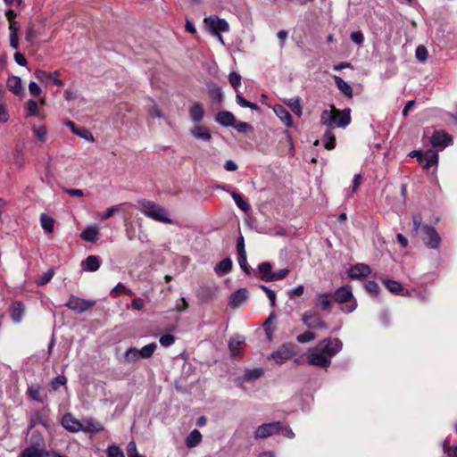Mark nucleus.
Instances as JSON below:
<instances>
[{"mask_svg": "<svg viewBox=\"0 0 457 457\" xmlns=\"http://www.w3.org/2000/svg\"><path fill=\"white\" fill-rule=\"evenodd\" d=\"M342 347L343 343L340 339L325 338L309 351L307 362L312 366L328 368L332 358L342 350Z\"/></svg>", "mask_w": 457, "mask_h": 457, "instance_id": "obj_1", "label": "nucleus"}, {"mask_svg": "<svg viewBox=\"0 0 457 457\" xmlns=\"http://www.w3.org/2000/svg\"><path fill=\"white\" fill-rule=\"evenodd\" d=\"M422 216L420 213L412 215L413 231L419 235L426 245L430 249H437L441 243V237L438 232L428 225H421Z\"/></svg>", "mask_w": 457, "mask_h": 457, "instance_id": "obj_2", "label": "nucleus"}, {"mask_svg": "<svg viewBox=\"0 0 457 457\" xmlns=\"http://www.w3.org/2000/svg\"><path fill=\"white\" fill-rule=\"evenodd\" d=\"M138 210L147 218L164 224H172L173 220L167 209L150 200H138Z\"/></svg>", "mask_w": 457, "mask_h": 457, "instance_id": "obj_3", "label": "nucleus"}, {"mask_svg": "<svg viewBox=\"0 0 457 457\" xmlns=\"http://www.w3.org/2000/svg\"><path fill=\"white\" fill-rule=\"evenodd\" d=\"M350 122V109L338 110L335 106H331V110H324L320 114V123L330 129L345 128Z\"/></svg>", "mask_w": 457, "mask_h": 457, "instance_id": "obj_4", "label": "nucleus"}, {"mask_svg": "<svg viewBox=\"0 0 457 457\" xmlns=\"http://www.w3.org/2000/svg\"><path fill=\"white\" fill-rule=\"evenodd\" d=\"M335 301L340 305V309L345 313L353 312L357 303L353 297L352 288L349 285L343 286L336 290L334 294Z\"/></svg>", "mask_w": 457, "mask_h": 457, "instance_id": "obj_5", "label": "nucleus"}, {"mask_svg": "<svg viewBox=\"0 0 457 457\" xmlns=\"http://www.w3.org/2000/svg\"><path fill=\"white\" fill-rule=\"evenodd\" d=\"M409 156L416 157L418 162L428 173L434 174L436 171L438 163V154L436 151L430 149L421 153L420 151L413 150L409 154Z\"/></svg>", "mask_w": 457, "mask_h": 457, "instance_id": "obj_6", "label": "nucleus"}, {"mask_svg": "<svg viewBox=\"0 0 457 457\" xmlns=\"http://www.w3.org/2000/svg\"><path fill=\"white\" fill-rule=\"evenodd\" d=\"M96 305L95 300H87L76 295H71L65 306L77 313H83Z\"/></svg>", "mask_w": 457, "mask_h": 457, "instance_id": "obj_7", "label": "nucleus"}, {"mask_svg": "<svg viewBox=\"0 0 457 457\" xmlns=\"http://www.w3.org/2000/svg\"><path fill=\"white\" fill-rule=\"evenodd\" d=\"M302 321L311 329H327L328 324L319 313L314 311H307L302 315Z\"/></svg>", "mask_w": 457, "mask_h": 457, "instance_id": "obj_8", "label": "nucleus"}, {"mask_svg": "<svg viewBox=\"0 0 457 457\" xmlns=\"http://www.w3.org/2000/svg\"><path fill=\"white\" fill-rule=\"evenodd\" d=\"M281 428L282 423L279 421L264 423L256 428L254 432V437L256 439L267 438L272 435L279 433Z\"/></svg>", "mask_w": 457, "mask_h": 457, "instance_id": "obj_9", "label": "nucleus"}, {"mask_svg": "<svg viewBox=\"0 0 457 457\" xmlns=\"http://www.w3.org/2000/svg\"><path fill=\"white\" fill-rule=\"evenodd\" d=\"M204 24L212 32V34H219L221 32H228L229 25L224 19L217 16H209L204 19Z\"/></svg>", "mask_w": 457, "mask_h": 457, "instance_id": "obj_10", "label": "nucleus"}, {"mask_svg": "<svg viewBox=\"0 0 457 457\" xmlns=\"http://www.w3.org/2000/svg\"><path fill=\"white\" fill-rule=\"evenodd\" d=\"M430 143L434 148L443 150L453 144V137L444 130H436L430 137Z\"/></svg>", "mask_w": 457, "mask_h": 457, "instance_id": "obj_11", "label": "nucleus"}, {"mask_svg": "<svg viewBox=\"0 0 457 457\" xmlns=\"http://www.w3.org/2000/svg\"><path fill=\"white\" fill-rule=\"evenodd\" d=\"M262 375V369L256 368L253 370H246L243 376L237 378L236 383L238 386L243 387L244 384L247 382L255 381L256 379L260 378Z\"/></svg>", "mask_w": 457, "mask_h": 457, "instance_id": "obj_12", "label": "nucleus"}, {"mask_svg": "<svg viewBox=\"0 0 457 457\" xmlns=\"http://www.w3.org/2000/svg\"><path fill=\"white\" fill-rule=\"evenodd\" d=\"M370 272L371 270L369 265L357 263L349 269L348 275L351 278L359 279L368 277Z\"/></svg>", "mask_w": 457, "mask_h": 457, "instance_id": "obj_13", "label": "nucleus"}, {"mask_svg": "<svg viewBox=\"0 0 457 457\" xmlns=\"http://www.w3.org/2000/svg\"><path fill=\"white\" fill-rule=\"evenodd\" d=\"M62 425L71 432H78L83 429L82 424L71 413H66L62 420Z\"/></svg>", "mask_w": 457, "mask_h": 457, "instance_id": "obj_14", "label": "nucleus"}, {"mask_svg": "<svg viewBox=\"0 0 457 457\" xmlns=\"http://www.w3.org/2000/svg\"><path fill=\"white\" fill-rule=\"evenodd\" d=\"M247 299V290L245 288H240L231 294L228 305L231 308H237L244 304Z\"/></svg>", "mask_w": 457, "mask_h": 457, "instance_id": "obj_15", "label": "nucleus"}, {"mask_svg": "<svg viewBox=\"0 0 457 457\" xmlns=\"http://www.w3.org/2000/svg\"><path fill=\"white\" fill-rule=\"evenodd\" d=\"M294 355V352L287 346H284L281 349L273 352L270 354V358L275 361L278 364H282L289 360Z\"/></svg>", "mask_w": 457, "mask_h": 457, "instance_id": "obj_16", "label": "nucleus"}, {"mask_svg": "<svg viewBox=\"0 0 457 457\" xmlns=\"http://www.w3.org/2000/svg\"><path fill=\"white\" fill-rule=\"evenodd\" d=\"M190 133L196 139L203 140L204 142H210L212 140L211 132L205 126L195 125L192 128Z\"/></svg>", "mask_w": 457, "mask_h": 457, "instance_id": "obj_17", "label": "nucleus"}, {"mask_svg": "<svg viewBox=\"0 0 457 457\" xmlns=\"http://www.w3.org/2000/svg\"><path fill=\"white\" fill-rule=\"evenodd\" d=\"M273 112L287 127H291L293 125L292 116L283 105L275 104L273 106Z\"/></svg>", "mask_w": 457, "mask_h": 457, "instance_id": "obj_18", "label": "nucleus"}, {"mask_svg": "<svg viewBox=\"0 0 457 457\" xmlns=\"http://www.w3.org/2000/svg\"><path fill=\"white\" fill-rule=\"evenodd\" d=\"M101 265V260L96 255H89L81 262V268L83 270L95 272Z\"/></svg>", "mask_w": 457, "mask_h": 457, "instance_id": "obj_19", "label": "nucleus"}, {"mask_svg": "<svg viewBox=\"0 0 457 457\" xmlns=\"http://www.w3.org/2000/svg\"><path fill=\"white\" fill-rule=\"evenodd\" d=\"M332 303V295L329 293H320L316 295L315 307L321 311H328Z\"/></svg>", "mask_w": 457, "mask_h": 457, "instance_id": "obj_20", "label": "nucleus"}, {"mask_svg": "<svg viewBox=\"0 0 457 457\" xmlns=\"http://www.w3.org/2000/svg\"><path fill=\"white\" fill-rule=\"evenodd\" d=\"M245 338L242 336L237 335L230 338L228 346L231 352V354L234 357H239L242 353L241 352V345L244 343Z\"/></svg>", "mask_w": 457, "mask_h": 457, "instance_id": "obj_21", "label": "nucleus"}, {"mask_svg": "<svg viewBox=\"0 0 457 457\" xmlns=\"http://www.w3.org/2000/svg\"><path fill=\"white\" fill-rule=\"evenodd\" d=\"M99 229L96 226L87 227L80 234V237L86 242L94 243L98 239Z\"/></svg>", "mask_w": 457, "mask_h": 457, "instance_id": "obj_22", "label": "nucleus"}, {"mask_svg": "<svg viewBox=\"0 0 457 457\" xmlns=\"http://www.w3.org/2000/svg\"><path fill=\"white\" fill-rule=\"evenodd\" d=\"M216 121L224 127H230L234 125L236 120L234 115L230 112L222 111L217 113Z\"/></svg>", "mask_w": 457, "mask_h": 457, "instance_id": "obj_23", "label": "nucleus"}, {"mask_svg": "<svg viewBox=\"0 0 457 457\" xmlns=\"http://www.w3.org/2000/svg\"><path fill=\"white\" fill-rule=\"evenodd\" d=\"M283 102L290 108V110L298 117L303 114V106L301 104L300 97H293L283 99Z\"/></svg>", "mask_w": 457, "mask_h": 457, "instance_id": "obj_24", "label": "nucleus"}, {"mask_svg": "<svg viewBox=\"0 0 457 457\" xmlns=\"http://www.w3.org/2000/svg\"><path fill=\"white\" fill-rule=\"evenodd\" d=\"M258 271H259V276L262 280H263L265 282L271 281V277H272L273 272H272V266L270 262H262L258 266Z\"/></svg>", "mask_w": 457, "mask_h": 457, "instance_id": "obj_25", "label": "nucleus"}, {"mask_svg": "<svg viewBox=\"0 0 457 457\" xmlns=\"http://www.w3.org/2000/svg\"><path fill=\"white\" fill-rule=\"evenodd\" d=\"M204 111L201 104L195 103L189 108V116L194 122H199L203 120Z\"/></svg>", "mask_w": 457, "mask_h": 457, "instance_id": "obj_26", "label": "nucleus"}, {"mask_svg": "<svg viewBox=\"0 0 457 457\" xmlns=\"http://www.w3.org/2000/svg\"><path fill=\"white\" fill-rule=\"evenodd\" d=\"M232 261L229 258H225L220 261L214 268V271L218 276H223L231 271Z\"/></svg>", "mask_w": 457, "mask_h": 457, "instance_id": "obj_27", "label": "nucleus"}, {"mask_svg": "<svg viewBox=\"0 0 457 457\" xmlns=\"http://www.w3.org/2000/svg\"><path fill=\"white\" fill-rule=\"evenodd\" d=\"M335 83L337 87V88L347 97L352 98L353 97V88L352 87L345 81L343 79H341L339 76L335 75L334 76Z\"/></svg>", "mask_w": 457, "mask_h": 457, "instance_id": "obj_28", "label": "nucleus"}, {"mask_svg": "<svg viewBox=\"0 0 457 457\" xmlns=\"http://www.w3.org/2000/svg\"><path fill=\"white\" fill-rule=\"evenodd\" d=\"M383 284L385 285V287H386V289L389 292H391L395 295H406L405 293H403V287L402 284L396 280L386 279V280L383 281Z\"/></svg>", "mask_w": 457, "mask_h": 457, "instance_id": "obj_29", "label": "nucleus"}, {"mask_svg": "<svg viewBox=\"0 0 457 457\" xmlns=\"http://www.w3.org/2000/svg\"><path fill=\"white\" fill-rule=\"evenodd\" d=\"M41 393L42 387L39 385H31L27 389V395L29 398L39 403L44 402V397L42 396Z\"/></svg>", "mask_w": 457, "mask_h": 457, "instance_id": "obj_30", "label": "nucleus"}, {"mask_svg": "<svg viewBox=\"0 0 457 457\" xmlns=\"http://www.w3.org/2000/svg\"><path fill=\"white\" fill-rule=\"evenodd\" d=\"M7 87L14 95H19L22 90L21 80L17 76H11L7 79Z\"/></svg>", "mask_w": 457, "mask_h": 457, "instance_id": "obj_31", "label": "nucleus"}, {"mask_svg": "<svg viewBox=\"0 0 457 457\" xmlns=\"http://www.w3.org/2000/svg\"><path fill=\"white\" fill-rule=\"evenodd\" d=\"M32 132L37 142L45 143L46 141L48 130L46 126H33Z\"/></svg>", "mask_w": 457, "mask_h": 457, "instance_id": "obj_32", "label": "nucleus"}, {"mask_svg": "<svg viewBox=\"0 0 457 457\" xmlns=\"http://www.w3.org/2000/svg\"><path fill=\"white\" fill-rule=\"evenodd\" d=\"M48 453L45 452L43 449H38L34 446L28 447L24 449L20 457H44V455H47Z\"/></svg>", "mask_w": 457, "mask_h": 457, "instance_id": "obj_33", "label": "nucleus"}, {"mask_svg": "<svg viewBox=\"0 0 457 457\" xmlns=\"http://www.w3.org/2000/svg\"><path fill=\"white\" fill-rule=\"evenodd\" d=\"M40 224L42 228L47 233H53L54 220L52 217L46 213L40 215Z\"/></svg>", "mask_w": 457, "mask_h": 457, "instance_id": "obj_34", "label": "nucleus"}, {"mask_svg": "<svg viewBox=\"0 0 457 457\" xmlns=\"http://www.w3.org/2000/svg\"><path fill=\"white\" fill-rule=\"evenodd\" d=\"M202 440V435L197 429H194L190 432L186 439V445L187 447L192 448L196 446Z\"/></svg>", "mask_w": 457, "mask_h": 457, "instance_id": "obj_35", "label": "nucleus"}, {"mask_svg": "<svg viewBox=\"0 0 457 457\" xmlns=\"http://www.w3.org/2000/svg\"><path fill=\"white\" fill-rule=\"evenodd\" d=\"M230 195L239 209H241L245 212L250 210L249 203L246 200H245L240 194L237 192H231Z\"/></svg>", "mask_w": 457, "mask_h": 457, "instance_id": "obj_36", "label": "nucleus"}, {"mask_svg": "<svg viewBox=\"0 0 457 457\" xmlns=\"http://www.w3.org/2000/svg\"><path fill=\"white\" fill-rule=\"evenodd\" d=\"M324 146L328 150H332L336 145V137L332 132V129H328L323 136Z\"/></svg>", "mask_w": 457, "mask_h": 457, "instance_id": "obj_37", "label": "nucleus"}, {"mask_svg": "<svg viewBox=\"0 0 457 457\" xmlns=\"http://www.w3.org/2000/svg\"><path fill=\"white\" fill-rule=\"evenodd\" d=\"M125 205V204H120L118 205H113L109 208H107L104 212L97 213V217H99L101 220H105L109 218H111L114 213L120 211V207Z\"/></svg>", "mask_w": 457, "mask_h": 457, "instance_id": "obj_38", "label": "nucleus"}, {"mask_svg": "<svg viewBox=\"0 0 457 457\" xmlns=\"http://www.w3.org/2000/svg\"><path fill=\"white\" fill-rule=\"evenodd\" d=\"M157 348V345L155 343H151L149 345L142 347L140 351L141 359H148L153 356L154 353Z\"/></svg>", "mask_w": 457, "mask_h": 457, "instance_id": "obj_39", "label": "nucleus"}, {"mask_svg": "<svg viewBox=\"0 0 457 457\" xmlns=\"http://www.w3.org/2000/svg\"><path fill=\"white\" fill-rule=\"evenodd\" d=\"M54 275V269L51 268L47 271L44 272L37 280V286H44L50 282Z\"/></svg>", "mask_w": 457, "mask_h": 457, "instance_id": "obj_40", "label": "nucleus"}, {"mask_svg": "<svg viewBox=\"0 0 457 457\" xmlns=\"http://www.w3.org/2000/svg\"><path fill=\"white\" fill-rule=\"evenodd\" d=\"M236 102L238 105L244 108H250L254 111L259 109V106L256 104L245 100L240 94H237Z\"/></svg>", "mask_w": 457, "mask_h": 457, "instance_id": "obj_41", "label": "nucleus"}, {"mask_svg": "<svg viewBox=\"0 0 457 457\" xmlns=\"http://www.w3.org/2000/svg\"><path fill=\"white\" fill-rule=\"evenodd\" d=\"M277 316L274 312H271L266 321L263 324L264 330L268 336V337H271L274 328H271V324L276 320Z\"/></svg>", "mask_w": 457, "mask_h": 457, "instance_id": "obj_42", "label": "nucleus"}, {"mask_svg": "<svg viewBox=\"0 0 457 457\" xmlns=\"http://www.w3.org/2000/svg\"><path fill=\"white\" fill-rule=\"evenodd\" d=\"M66 383V377L64 375H59L51 380L50 386L52 390L56 391L61 386H65Z\"/></svg>", "mask_w": 457, "mask_h": 457, "instance_id": "obj_43", "label": "nucleus"}, {"mask_svg": "<svg viewBox=\"0 0 457 457\" xmlns=\"http://www.w3.org/2000/svg\"><path fill=\"white\" fill-rule=\"evenodd\" d=\"M75 135L79 136L81 138H84L89 142H94L95 137L92 133L84 127H79L77 131H75Z\"/></svg>", "mask_w": 457, "mask_h": 457, "instance_id": "obj_44", "label": "nucleus"}, {"mask_svg": "<svg viewBox=\"0 0 457 457\" xmlns=\"http://www.w3.org/2000/svg\"><path fill=\"white\" fill-rule=\"evenodd\" d=\"M125 358L128 361L141 359L140 351L136 347L129 348L125 353Z\"/></svg>", "mask_w": 457, "mask_h": 457, "instance_id": "obj_45", "label": "nucleus"}, {"mask_svg": "<svg viewBox=\"0 0 457 457\" xmlns=\"http://www.w3.org/2000/svg\"><path fill=\"white\" fill-rule=\"evenodd\" d=\"M428 55V50L424 46L420 45L417 46L415 51V56L420 62H424L427 60Z\"/></svg>", "mask_w": 457, "mask_h": 457, "instance_id": "obj_46", "label": "nucleus"}, {"mask_svg": "<svg viewBox=\"0 0 457 457\" xmlns=\"http://www.w3.org/2000/svg\"><path fill=\"white\" fill-rule=\"evenodd\" d=\"M228 80L233 88L237 91L241 84V76L235 71H232L228 75Z\"/></svg>", "mask_w": 457, "mask_h": 457, "instance_id": "obj_47", "label": "nucleus"}, {"mask_svg": "<svg viewBox=\"0 0 457 457\" xmlns=\"http://www.w3.org/2000/svg\"><path fill=\"white\" fill-rule=\"evenodd\" d=\"M316 336L311 331H305L303 334L297 336L296 340L298 343L304 344L313 341Z\"/></svg>", "mask_w": 457, "mask_h": 457, "instance_id": "obj_48", "label": "nucleus"}, {"mask_svg": "<svg viewBox=\"0 0 457 457\" xmlns=\"http://www.w3.org/2000/svg\"><path fill=\"white\" fill-rule=\"evenodd\" d=\"M38 112V105L37 102L33 99H29L27 102V115L28 116H36Z\"/></svg>", "mask_w": 457, "mask_h": 457, "instance_id": "obj_49", "label": "nucleus"}, {"mask_svg": "<svg viewBox=\"0 0 457 457\" xmlns=\"http://www.w3.org/2000/svg\"><path fill=\"white\" fill-rule=\"evenodd\" d=\"M23 314V308L21 303H18L12 309V318L15 322H20Z\"/></svg>", "mask_w": 457, "mask_h": 457, "instance_id": "obj_50", "label": "nucleus"}, {"mask_svg": "<svg viewBox=\"0 0 457 457\" xmlns=\"http://www.w3.org/2000/svg\"><path fill=\"white\" fill-rule=\"evenodd\" d=\"M108 457H124L122 450L117 445H111L106 451Z\"/></svg>", "mask_w": 457, "mask_h": 457, "instance_id": "obj_51", "label": "nucleus"}, {"mask_svg": "<svg viewBox=\"0 0 457 457\" xmlns=\"http://www.w3.org/2000/svg\"><path fill=\"white\" fill-rule=\"evenodd\" d=\"M82 430L96 433V432H100L101 430H103V427L97 422H94L92 420H87V428H83Z\"/></svg>", "mask_w": 457, "mask_h": 457, "instance_id": "obj_52", "label": "nucleus"}, {"mask_svg": "<svg viewBox=\"0 0 457 457\" xmlns=\"http://www.w3.org/2000/svg\"><path fill=\"white\" fill-rule=\"evenodd\" d=\"M159 342L162 346L169 347L174 344L175 337L170 334H166L160 337Z\"/></svg>", "mask_w": 457, "mask_h": 457, "instance_id": "obj_53", "label": "nucleus"}, {"mask_svg": "<svg viewBox=\"0 0 457 457\" xmlns=\"http://www.w3.org/2000/svg\"><path fill=\"white\" fill-rule=\"evenodd\" d=\"M290 270L288 269H282L277 271H274L271 277V281H277L285 278Z\"/></svg>", "mask_w": 457, "mask_h": 457, "instance_id": "obj_54", "label": "nucleus"}, {"mask_svg": "<svg viewBox=\"0 0 457 457\" xmlns=\"http://www.w3.org/2000/svg\"><path fill=\"white\" fill-rule=\"evenodd\" d=\"M34 76L37 80H39L42 83H45V82H46L47 79H49L50 73H48L43 70L37 69L35 71Z\"/></svg>", "mask_w": 457, "mask_h": 457, "instance_id": "obj_55", "label": "nucleus"}, {"mask_svg": "<svg viewBox=\"0 0 457 457\" xmlns=\"http://www.w3.org/2000/svg\"><path fill=\"white\" fill-rule=\"evenodd\" d=\"M260 287L266 293V295L270 300V305L273 307L276 302V293L273 290L267 287L266 286L262 285Z\"/></svg>", "mask_w": 457, "mask_h": 457, "instance_id": "obj_56", "label": "nucleus"}, {"mask_svg": "<svg viewBox=\"0 0 457 457\" xmlns=\"http://www.w3.org/2000/svg\"><path fill=\"white\" fill-rule=\"evenodd\" d=\"M9 120V113L4 102L0 103V123H5Z\"/></svg>", "mask_w": 457, "mask_h": 457, "instance_id": "obj_57", "label": "nucleus"}, {"mask_svg": "<svg viewBox=\"0 0 457 457\" xmlns=\"http://www.w3.org/2000/svg\"><path fill=\"white\" fill-rule=\"evenodd\" d=\"M351 40L357 45H361L364 41V36L361 31H354L351 33Z\"/></svg>", "mask_w": 457, "mask_h": 457, "instance_id": "obj_58", "label": "nucleus"}, {"mask_svg": "<svg viewBox=\"0 0 457 457\" xmlns=\"http://www.w3.org/2000/svg\"><path fill=\"white\" fill-rule=\"evenodd\" d=\"M232 126L240 133H244L251 128L250 124L244 121L234 122Z\"/></svg>", "mask_w": 457, "mask_h": 457, "instance_id": "obj_59", "label": "nucleus"}, {"mask_svg": "<svg viewBox=\"0 0 457 457\" xmlns=\"http://www.w3.org/2000/svg\"><path fill=\"white\" fill-rule=\"evenodd\" d=\"M29 91L34 96H38L41 93L40 87L34 81L29 84Z\"/></svg>", "mask_w": 457, "mask_h": 457, "instance_id": "obj_60", "label": "nucleus"}, {"mask_svg": "<svg viewBox=\"0 0 457 457\" xmlns=\"http://www.w3.org/2000/svg\"><path fill=\"white\" fill-rule=\"evenodd\" d=\"M365 287L367 291L374 295L378 294L379 291V287L375 281H368L365 285Z\"/></svg>", "mask_w": 457, "mask_h": 457, "instance_id": "obj_61", "label": "nucleus"}, {"mask_svg": "<svg viewBox=\"0 0 457 457\" xmlns=\"http://www.w3.org/2000/svg\"><path fill=\"white\" fill-rule=\"evenodd\" d=\"M444 451L447 453L448 457H457V446L447 447L446 441L444 442Z\"/></svg>", "mask_w": 457, "mask_h": 457, "instance_id": "obj_62", "label": "nucleus"}, {"mask_svg": "<svg viewBox=\"0 0 457 457\" xmlns=\"http://www.w3.org/2000/svg\"><path fill=\"white\" fill-rule=\"evenodd\" d=\"M60 76V72L58 71H54L53 72H50V78L49 79H52L53 83L58 87H62L63 85L62 80L58 79Z\"/></svg>", "mask_w": 457, "mask_h": 457, "instance_id": "obj_63", "label": "nucleus"}, {"mask_svg": "<svg viewBox=\"0 0 457 457\" xmlns=\"http://www.w3.org/2000/svg\"><path fill=\"white\" fill-rule=\"evenodd\" d=\"M10 46L13 49L19 48V36L17 33H10Z\"/></svg>", "mask_w": 457, "mask_h": 457, "instance_id": "obj_64", "label": "nucleus"}]
</instances>
